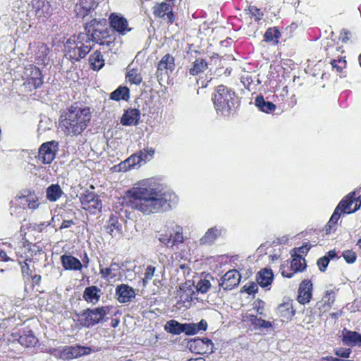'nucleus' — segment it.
Here are the masks:
<instances>
[{"instance_id":"obj_1","label":"nucleus","mask_w":361,"mask_h":361,"mask_svg":"<svg viewBox=\"0 0 361 361\" xmlns=\"http://www.w3.org/2000/svg\"><path fill=\"white\" fill-rule=\"evenodd\" d=\"M133 187L126 191L122 197V205L145 214L158 213L171 207L170 203L174 195L145 185Z\"/></svg>"},{"instance_id":"obj_2","label":"nucleus","mask_w":361,"mask_h":361,"mask_svg":"<svg viewBox=\"0 0 361 361\" xmlns=\"http://www.w3.org/2000/svg\"><path fill=\"white\" fill-rule=\"evenodd\" d=\"M84 29V33L90 37L91 43L110 47L116 40V36L111 33L105 18H93L85 23Z\"/></svg>"},{"instance_id":"obj_3","label":"nucleus","mask_w":361,"mask_h":361,"mask_svg":"<svg viewBox=\"0 0 361 361\" xmlns=\"http://www.w3.org/2000/svg\"><path fill=\"white\" fill-rule=\"evenodd\" d=\"M212 100L217 112L231 113L235 111L240 106V102L235 91L224 85L216 87Z\"/></svg>"},{"instance_id":"obj_4","label":"nucleus","mask_w":361,"mask_h":361,"mask_svg":"<svg viewBox=\"0 0 361 361\" xmlns=\"http://www.w3.org/2000/svg\"><path fill=\"white\" fill-rule=\"evenodd\" d=\"M90 37L84 32L72 35L65 44V56L73 61H80L86 57L92 49Z\"/></svg>"},{"instance_id":"obj_5","label":"nucleus","mask_w":361,"mask_h":361,"mask_svg":"<svg viewBox=\"0 0 361 361\" xmlns=\"http://www.w3.org/2000/svg\"><path fill=\"white\" fill-rule=\"evenodd\" d=\"M90 118V114H61L59 127L66 135H77L86 128Z\"/></svg>"},{"instance_id":"obj_6","label":"nucleus","mask_w":361,"mask_h":361,"mask_svg":"<svg viewBox=\"0 0 361 361\" xmlns=\"http://www.w3.org/2000/svg\"><path fill=\"white\" fill-rule=\"evenodd\" d=\"M361 200L360 197L355 196V192H351L345 195L338 204L332 214L329 222L330 224L336 226L341 214H351L360 209Z\"/></svg>"},{"instance_id":"obj_7","label":"nucleus","mask_w":361,"mask_h":361,"mask_svg":"<svg viewBox=\"0 0 361 361\" xmlns=\"http://www.w3.org/2000/svg\"><path fill=\"white\" fill-rule=\"evenodd\" d=\"M109 311L110 308L107 306L98 307L94 309L87 308L80 313H77L75 321L78 325L89 328L103 320Z\"/></svg>"},{"instance_id":"obj_8","label":"nucleus","mask_w":361,"mask_h":361,"mask_svg":"<svg viewBox=\"0 0 361 361\" xmlns=\"http://www.w3.org/2000/svg\"><path fill=\"white\" fill-rule=\"evenodd\" d=\"M92 352L90 347L76 344L75 345H65L59 348H51L49 353L56 358L61 360H71L90 355Z\"/></svg>"},{"instance_id":"obj_9","label":"nucleus","mask_w":361,"mask_h":361,"mask_svg":"<svg viewBox=\"0 0 361 361\" xmlns=\"http://www.w3.org/2000/svg\"><path fill=\"white\" fill-rule=\"evenodd\" d=\"M292 260L290 262V267H288L286 264L281 265L280 271L281 275L285 278H292L295 273L302 272L307 267L305 259L299 253H290Z\"/></svg>"},{"instance_id":"obj_10","label":"nucleus","mask_w":361,"mask_h":361,"mask_svg":"<svg viewBox=\"0 0 361 361\" xmlns=\"http://www.w3.org/2000/svg\"><path fill=\"white\" fill-rule=\"evenodd\" d=\"M108 20L111 33L114 35L117 33L119 36H124L132 30L128 20L121 13H110Z\"/></svg>"},{"instance_id":"obj_11","label":"nucleus","mask_w":361,"mask_h":361,"mask_svg":"<svg viewBox=\"0 0 361 361\" xmlns=\"http://www.w3.org/2000/svg\"><path fill=\"white\" fill-rule=\"evenodd\" d=\"M24 75L25 77L24 85H28L30 90L39 88L43 84L42 71L35 65L30 64L25 67Z\"/></svg>"},{"instance_id":"obj_12","label":"nucleus","mask_w":361,"mask_h":361,"mask_svg":"<svg viewBox=\"0 0 361 361\" xmlns=\"http://www.w3.org/2000/svg\"><path fill=\"white\" fill-rule=\"evenodd\" d=\"M80 202L83 209L95 213L97 209L102 207V201L97 194L85 190L80 197Z\"/></svg>"},{"instance_id":"obj_13","label":"nucleus","mask_w":361,"mask_h":361,"mask_svg":"<svg viewBox=\"0 0 361 361\" xmlns=\"http://www.w3.org/2000/svg\"><path fill=\"white\" fill-rule=\"evenodd\" d=\"M58 150V142L51 140L44 142L39 148L38 159L43 164H51L55 159Z\"/></svg>"},{"instance_id":"obj_14","label":"nucleus","mask_w":361,"mask_h":361,"mask_svg":"<svg viewBox=\"0 0 361 361\" xmlns=\"http://www.w3.org/2000/svg\"><path fill=\"white\" fill-rule=\"evenodd\" d=\"M188 348L192 353L200 355L212 354L214 352V343L207 338L192 339L188 341Z\"/></svg>"},{"instance_id":"obj_15","label":"nucleus","mask_w":361,"mask_h":361,"mask_svg":"<svg viewBox=\"0 0 361 361\" xmlns=\"http://www.w3.org/2000/svg\"><path fill=\"white\" fill-rule=\"evenodd\" d=\"M173 4L161 2L156 4L152 8V13L155 18L166 20L167 23L173 24L175 21V15L173 11Z\"/></svg>"},{"instance_id":"obj_16","label":"nucleus","mask_w":361,"mask_h":361,"mask_svg":"<svg viewBox=\"0 0 361 361\" xmlns=\"http://www.w3.org/2000/svg\"><path fill=\"white\" fill-rule=\"evenodd\" d=\"M181 230L182 228H178V230L173 233L168 232V231H160L158 239L166 247L173 249L174 247H177L185 240Z\"/></svg>"},{"instance_id":"obj_17","label":"nucleus","mask_w":361,"mask_h":361,"mask_svg":"<svg viewBox=\"0 0 361 361\" xmlns=\"http://www.w3.org/2000/svg\"><path fill=\"white\" fill-rule=\"evenodd\" d=\"M195 295L196 292L194 285H188L187 283L182 285L178 291L179 300L177 305H179V308H189L191 306L192 301L195 298Z\"/></svg>"},{"instance_id":"obj_18","label":"nucleus","mask_w":361,"mask_h":361,"mask_svg":"<svg viewBox=\"0 0 361 361\" xmlns=\"http://www.w3.org/2000/svg\"><path fill=\"white\" fill-rule=\"evenodd\" d=\"M11 336L13 341H17L25 348L34 347L39 341L32 330H24L22 333L13 332Z\"/></svg>"},{"instance_id":"obj_19","label":"nucleus","mask_w":361,"mask_h":361,"mask_svg":"<svg viewBox=\"0 0 361 361\" xmlns=\"http://www.w3.org/2000/svg\"><path fill=\"white\" fill-rule=\"evenodd\" d=\"M313 284L309 279H304L299 285L297 301L301 305L309 303L312 298Z\"/></svg>"},{"instance_id":"obj_20","label":"nucleus","mask_w":361,"mask_h":361,"mask_svg":"<svg viewBox=\"0 0 361 361\" xmlns=\"http://www.w3.org/2000/svg\"><path fill=\"white\" fill-rule=\"evenodd\" d=\"M41 252L42 248L37 244L25 240L16 256L23 257L26 261L32 262V257Z\"/></svg>"},{"instance_id":"obj_21","label":"nucleus","mask_w":361,"mask_h":361,"mask_svg":"<svg viewBox=\"0 0 361 361\" xmlns=\"http://www.w3.org/2000/svg\"><path fill=\"white\" fill-rule=\"evenodd\" d=\"M240 277L239 271L236 269L229 270L222 276L219 286L224 290H232L239 284Z\"/></svg>"},{"instance_id":"obj_22","label":"nucleus","mask_w":361,"mask_h":361,"mask_svg":"<svg viewBox=\"0 0 361 361\" xmlns=\"http://www.w3.org/2000/svg\"><path fill=\"white\" fill-rule=\"evenodd\" d=\"M30 6L35 16L40 18H48L51 15V4L43 0H32Z\"/></svg>"},{"instance_id":"obj_23","label":"nucleus","mask_w":361,"mask_h":361,"mask_svg":"<svg viewBox=\"0 0 361 361\" xmlns=\"http://www.w3.org/2000/svg\"><path fill=\"white\" fill-rule=\"evenodd\" d=\"M116 300L120 303H127L135 298V290L128 284H120L116 288L115 292Z\"/></svg>"},{"instance_id":"obj_24","label":"nucleus","mask_w":361,"mask_h":361,"mask_svg":"<svg viewBox=\"0 0 361 361\" xmlns=\"http://www.w3.org/2000/svg\"><path fill=\"white\" fill-rule=\"evenodd\" d=\"M176 68L175 58L170 54H166L162 56L157 66V74L169 75Z\"/></svg>"},{"instance_id":"obj_25","label":"nucleus","mask_w":361,"mask_h":361,"mask_svg":"<svg viewBox=\"0 0 361 361\" xmlns=\"http://www.w3.org/2000/svg\"><path fill=\"white\" fill-rule=\"evenodd\" d=\"M336 294L334 290H327L325 291L322 300L317 302V307L319 312L324 314L329 312L336 300Z\"/></svg>"},{"instance_id":"obj_26","label":"nucleus","mask_w":361,"mask_h":361,"mask_svg":"<svg viewBox=\"0 0 361 361\" xmlns=\"http://www.w3.org/2000/svg\"><path fill=\"white\" fill-rule=\"evenodd\" d=\"M35 51V61L38 65L46 66L49 63V49L44 42H37Z\"/></svg>"},{"instance_id":"obj_27","label":"nucleus","mask_w":361,"mask_h":361,"mask_svg":"<svg viewBox=\"0 0 361 361\" xmlns=\"http://www.w3.org/2000/svg\"><path fill=\"white\" fill-rule=\"evenodd\" d=\"M277 312L283 322L290 320L295 314L292 300H287L280 304L277 307Z\"/></svg>"},{"instance_id":"obj_28","label":"nucleus","mask_w":361,"mask_h":361,"mask_svg":"<svg viewBox=\"0 0 361 361\" xmlns=\"http://www.w3.org/2000/svg\"><path fill=\"white\" fill-rule=\"evenodd\" d=\"M120 269V264L113 261L111 262L109 267H103L99 264V274L101 275V278L108 281L115 279L118 276L117 272Z\"/></svg>"},{"instance_id":"obj_29","label":"nucleus","mask_w":361,"mask_h":361,"mask_svg":"<svg viewBox=\"0 0 361 361\" xmlns=\"http://www.w3.org/2000/svg\"><path fill=\"white\" fill-rule=\"evenodd\" d=\"M96 8L94 3H88L87 0H78L75 4L74 11L77 18H84Z\"/></svg>"},{"instance_id":"obj_30","label":"nucleus","mask_w":361,"mask_h":361,"mask_svg":"<svg viewBox=\"0 0 361 361\" xmlns=\"http://www.w3.org/2000/svg\"><path fill=\"white\" fill-rule=\"evenodd\" d=\"M61 262L66 270L80 271L82 268L81 262L73 255H61Z\"/></svg>"},{"instance_id":"obj_31","label":"nucleus","mask_w":361,"mask_h":361,"mask_svg":"<svg viewBox=\"0 0 361 361\" xmlns=\"http://www.w3.org/2000/svg\"><path fill=\"white\" fill-rule=\"evenodd\" d=\"M208 62L205 59L197 58L188 67V71L190 75L196 76L203 73L208 69Z\"/></svg>"},{"instance_id":"obj_32","label":"nucleus","mask_w":361,"mask_h":361,"mask_svg":"<svg viewBox=\"0 0 361 361\" xmlns=\"http://www.w3.org/2000/svg\"><path fill=\"white\" fill-rule=\"evenodd\" d=\"M342 342L345 345H361V334L357 331H353L344 329Z\"/></svg>"},{"instance_id":"obj_33","label":"nucleus","mask_w":361,"mask_h":361,"mask_svg":"<svg viewBox=\"0 0 361 361\" xmlns=\"http://www.w3.org/2000/svg\"><path fill=\"white\" fill-rule=\"evenodd\" d=\"M101 297V289L97 286H91L85 288L82 298L89 303L96 304Z\"/></svg>"},{"instance_id":"obj_34","label":"nucleus","mask_w":361,"mask_h":361,"mask_svg":"<svg viewBox=\"0 0 361 361\" xmlns=\"http://www.w3.org/2000/svg\"><path fill=\"white\" fill-rule=\"evenodd\" d=\"M274 279V274L271 269L264 268L257 274L256 280L261 287H267L271 285Z\"/></svg>"},{"instance_id":"obj_35","label":"nucleus","mask_w":361,"mask_h":361,"mask_svg":"<svg viewBox=\"0 0 361 361\" xmlns=\"http://www.w3.org/2000/svg\"><path fill=\"white\" fill-rule=\"evenodd\" d=\"M221 232L216 227L209 228L205 234L200 239V245H211L221 235Z\"/></svg>"},{"instance_id":"obj_36","label":"nucleus","mask_w":361,"mask_h":361,"mask_svg":"<svg viewBox=\"0 0 361 361\" xmlns=\"http://www.w3.org/2000/svg\"><path fill=\"white\" fill-rule=\"evenodd\" d=\"M243 320L246 322H250L255 329H269L272 326L271 322L258 318L254 314H246L243 317Z\"/></svg>"},{"instance_id":"obj_37","label":"nucleus","mask_w":361,"mask_h":361,"mask_svg":"<svg viewBox=\"0 0 361 361\" xmlns=\"http://www.w3.org/2000/svg\"><path fill=\"white\" fill-rule=\"evenodd\" d=\"M338 258L337 252L335 250H329L326 255L319 257L317 261V265L321 272H325L331 259Z\"/></svg>"},{"instance_id":"obj_38","label":"nucleus","mask_w":361,"mask_h":361,"mask_svg":"<svg viewBox=\"0 0 361 361\" xmlns=\"http://www.w3.org/2000/svg\"><path fill=\"white\" fill-rule=\"evenodd\" d=\"M90 67L94 71H99L104 66V59L101 51L96 50L89 57Z\"/></svg>"},{"instance_id":"obj_39","label":"nucleus","mask_w":361,"mask_h":361,"mask_svg":"<svg viewBox=\"0 0 361 361\" xmlns=\"http://www.w3.org/2000/svg\"><path fill=\"white\" fill-rule=\"evenodd\" d=\"M109 98L114 101H128L130 98V90L126 86H119L110 94Z\"/></svg>"},{"instance_id":"obj_40","label":"nucleus","mask_w":361,"mask_h":361,"mask_svg":"<svg viewBox=\"0 0 361 361\" xmlns=\"http://www.w3.org/2000/svg\"><path fill=\"white\" fill-rule=\"evenodd\" d=\"M255 104L259 111L264 113H268L269 111H274L276 109V105L273 102L265 101L264 97L261 94L255 97Z\"/></svg>"},{"instance_id":"obj_41","label":"nucleus","mask_w":361,"mask_h":361,"mask_svg":"<svg viewBox=\"0 0 361 361\" xmlns=\"http://www.w3.org/2000/svg\"><path fill=\"white\" fill-rule=\"evenodd\" d=\"M281 37V34L279 29L277 27H271L266 30L264 35V40L266 42H273L277 44Z\"/></svg>"},{"instance_id":"obj_42","label":"nucleus","mask_w":361,"mask_h":361,"mask_svg":"<svg viewBox=\"0 0 361 361\" xmlns=\"http://www.w3.org/2000/svg\"><path fill=\"white\" fill-rule=\"evenodd\" d=\"M244 11L256 23H259L264 18L263 11L255 6L250 5Z\"/></svg>"},{"instance_id":"obj_43","label":"nucleus","mask_w":361,"mask_h":361,"mask_svg":"<svg viewBox=\"0 0 361 361\" xmlns=\"http://www.w3.org/2000/svg\"><path fill=\"white\" fill-rule=\"evenodd\" d=\"M47 198L51 202H56L59 200L63 192L61 187L58 184H52L49 186L46 191Z\"/></svg>"},{"instance_id":"obj_44","label":"nucleus","mask_w":361,"mask_h":361,"mask_svg":"<svg viewBox=\"0 0 361 361\" xmlns=\"http://www.w3.org/2000/svg\"><path fill=\"white\" fill-rule=\"evenodd\" d=\"M182 328L183 324L174 319L168 321L164 326L165 331L173 335H179L183 333Z\"/></svg>"},{"instance_id":"obj_45","label":"nucleus","mask_w":361,"mask_h":361,"mask_svg":"<svg viewBox=\"0 0 361 361\" xmlns=\"http://www.w3.org/2000/svg\"><path fill=\"white\" fill-rule=\"evenodd\" d=\"M126 78L130 84L137 85H139L142 81V77L136 68L129 70L126 75Z\"/></svg>"},{"instance_id":"obj_46","label":"nucleus","mask_w":361,"mask_h":361,"mask_svg":"<svg viewBox=\"0 0 361 361\" xmlns=\"http://www.w3.org/2000/svg\"><path fill=\"white\" fill-rule=\"evenodd\" d=\"M17 260L19 265L20 266L23 276H27L28 279H30V276H32V271L30 269L29 264L30 262L26 261L25 259L23 257L18 256H17Z\"/></svg>"},{"instance_id":"obj_47","label":"nucleus","mask_w":361,"mask_h":361,"mask_svg":"<svg viewBox=\"0 0 361 361\" xmlns=\"http://www.w3.org/2000/svg\"><path fill=\"white\" fill-rule=\"evenodd\" d=\"M140 114H123L121 123L123 126L137 125L140 120Z\"/></svg>"},{"instance_id":"obj_48","label":"nucleus","mask_w":361,"mask_h":361,"mask_svg":"<svg viewBox=\"0 0 361 361\" xmlns=\"http://www.w3.org/2000/svg\"><path fill=\"white\" fill-rule=\"evenodd\" d=\"M332 70L336 71L338 73H341L343 69L346 67V61L345 57H339L338 59H331L330 61Z\"/></svg>"},{"instance_id":"obj_49","label":"nucleus","mask_w":361,"mask_h":361,"mask_svg":"<svg viewBox=\"0 0 361 361\" xmlns=\"http://www.w3.org/2000/svg\"><path fill=\"white\" fill-rule=\"evenodd\" d=\"M68 113H85L90 111V108L85 106L82 102H74L69 108Z\"/></svg>"},{"instance_id":"obj_50","label":"nucleus","mask_w":361,"mask_h":361,"mask_svg":"<svg viewBox=\"0 0 361 361\" xmlns=\"http://www.w3.org/2000/svg\"><path fill=\"white\" fill-rule=\"evenodd\" d=\"M139 155L142 159V161H147L151 160L155 154V149L152 147H145L142 150L138 152Z\"/></svg>"},{"instance_id":"obj_51","label":"nucleus","mask_w":361,"mask_h":361,"mask_svg":"<svg viewBox=\"0 0 361 361\" xmlns=\"http://www.w3.org/2000/svg\"><path fill=\"white\" fill-rule=\"evenodd\" d=\"M211 287V283L209 280L206 278L201 279L198 281L196 286H195V289L197 291L200 292L201 293H206Z\"/></svg>"},{"instance_id":"obj_52","label":"nucleus","mask_w":361,"mask_h":361,"mask_svg":"<svg viewBox=\"0 0 361 361\" xmlns=\"http://www.w3.org/2000/svg\"><path fill=\"white\" fill-rule=\"evenodd\" d=\"M156 268L152 265H149L145 269L144 277L142 279L143 284H147L154 276Z\"/></svg>"},{"instance_id":"obj_53","label":"nucleus","mask_w":361,"mask_h":361,"mask_svg":"<svg viewBox=\"0 0 361 361\" xmlns=\"http://www.w3.org/2000/svg\"><path fill=\"white\" fill-rule=\"evenodd\" d=\"M342 255L348 264L354 263L357 259L356 253L351 250H347L343 251Z\"/></svg>"},{"instance_id":"obj_54","label":"nucleus","mask_w":361,"mask_h":361,"mask_svg":"<svg viewBox=\"0 0 361 361\" xmlns=\"http://www.w3.org/2000/svg\"><path fill=\"white\" fill-rule=\"evenodd\" d=\"M351 353L352 350L350 348H338L334 350V354L336 356L343 358H349Z\"/></svg>"},{"instance_id":"obj_55","label":"nucleus","mask_w":361,"mask_h":361,"mask_svg":"<svg viewBox=\"0 0 361 361\" xmlns=\"http://www.w3.org/2000/svg\"><path fill=\"white\" fill-rule=\"evenodd\" d=\"M141 162L142 159L140 157V155H139L138 152L132 154L125 161V163H128L129 166H134L137 164H139Z\"/></svg>"},{"instance_id":"obj_56","label":"nucleus","mask_w":361,"mask_h":361,"mask_svg":"<svg viewBox=\"0 0 361 361\" xmlns=\"http://www.w3.org/2000/svg\"><path fill=\"white\" fill-rule=\"evenodd\" d=\"M135 104L137 105V107H135L133 109H130V113H140L141 111H144L146 109L144 107L145 105H147L144 100L143 98H137L135 100Z\"/></svg>"},{"instance_id":"obj_57","label":"nucleus","mask_w":361,"mask_h":361,"mask_svg":"<svg viewBox=\"0 0 361 361\" xmlns=\"http://www.w3.org/2000/svg\"><path fill=\"white\" fill-rule=\"evenodd\" d=\"M183 333L184 332L186 335H195L197 334V330L195 327L194 323H185L183 324L182 328Z\"/></svg>"},{"instance_id":"obj_58","label":"nucleus","mask_w":361,"mask_h":361,"mask_svg":"<svg viewBox=\"0 0 361 361\" xmlns=\"http://www.w3.org/2000/svg\"><path fill=\"white\" fill-rule=\"evenodd\" d=\"M244 290L249 295L255 294L258 290L257 284L253 281L249 282L243 286Z\"/></svg>"},{"instance_id":"obj_59","label":"nucleus","mask_w":361,"mask_h":361,"mask_svg":"<svg viewBox=\"0 0 361 361\" xmlns=\"http://www.w3.org/2000/svg\"><path fill=\"white\" fill-rule=\"evenodd\" d=\"M352 36L351 32L347 29H343L339 34V40L342 43H347Z\"/></svg>"},{"instance_id":"obj_60","label":"nucleus","mask_w":361,"mask_h":361,"mask_svg":"<svg viewBox=\"0 0 361 361\" xmlns=\"http://www.w3.org/2000/svg\"><path fill=\"white\" fill-rule=\"evenodd\" d=\"M312 247V245L306 243V244H305V245H302V246H300L299 247L294 248L290 252V253H298V252H300L301 254L306 255Z\"/></svg>"},{"instance_id":"obj_61","label":"nucleus","mask_w":361,"mask_h":361,"mask_svg":"<svg viewBox=\"0 0 361 361\" xmlns=\"http://www.w3.org/2000/svg\"><path fill=\"white\" fill-rule=\"evenodd\" d=\"M27 205L30 209H35L38 207V198L36 196H30L27 199Z\"/></svg>"},{"instance_id":"obj_62","label":"nucleus","mask_w":361,"mask_h":361,"mask_svg":"<svg viewBox=\"0 0 361 361\" xmlns=\"http://www.w3.org/2000/svg\"><path fill=\"white\" fill-rule=\"evenodd\" d=\"M195 327L197 330V334L200 331H206L207 329V323L205 320L202 319L197 324H195Z\"/></svg>"},{"instance_id":"obj_63","label":"nucleus","mask_w":361,"mask_h":361,"mask_svg":"<svg viewBox=\"0 0 361 361\" xmlns=\"http://www.w3.org/2000/svg\"><path fill=\"white\" fill-rule=\"evenodd\" d=\"M32 279V287L39 286L41 283L42 276L39 274H32V276H30Z\"/></svg>"},{"instance_id":"obj_64","label":"nucleus","mask_w":361,"mask_h":361,"mask_svg":"<svg viewBox=\"0 0 361 361\" xmlns=\"http://www.w3.org/2000/svg\"><path fill=\"white\" fill-rule=\"evenodd\" d=\"M264 302L262 300H259L258 302V305H256L254 307V309L256 310L257 313L259 315L264 314Z\"/></svg>"}]
</instances>
